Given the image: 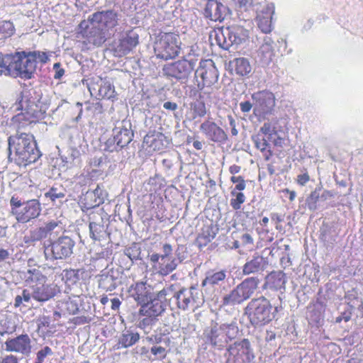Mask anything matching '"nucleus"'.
Returning a JSON list of instances; mask_svg holds the SVG:
<instances>
[{"label":"nucleus","instance_id":"obj_1","mask_svg":"<svg viewBox=\"0 0 363 363\" xmlns=\"http://www.w3.org/2000/svg\"><path fill=\"white\" fill-rule=\"evenodd\" d=\"M50 57V53L39 50L0 53V76L30 79L34 77L38 63L46 64Z\"/></svg>","mask_w":363,"mask_h":363},{"label":"nucleus","instance_id":"obj_2","mask_svg":"<svg viewBox=\"0 0 363 363\" xmlns=\"http://www.w3.org/2000/svg\"><path fill=\"white\" fill-rule=\"evenodd\" d=\"M50 104L49 96L43 95L40 89H24L11 106L15 111H21L13 120L19 123V127L35 123L43 117Z\"/></svg>","mask_w":363,"mask_h":363},{"label":"nucleus","instance_id":"obj_3","mask_svg":"<svg viewBox=\"0 0 363 363\" xmlns=\"http://www.w3.org/2000/svg\"><path fill=\"white\" fill-rule=\"evenodd\" d=\"M9 158L15 152V161L19 165L26 166L35 162L40 157V152L37 147L33 135L26 133H17L8 138Z\"/></svg>","mask_w":363,"mask_h":363},{"label":"nucleus","instance_id":"obj_4","mask_svg":"<svg viewBox=\"0 0 363 363\" xmlns=\"http://www.w3.org/2000/svg\"><path fill=\"white\" fill-rule=\"evenodd\" d=\"M272 306L269 301L264 296L252 298L245 308V314L250 323L255 327L264 325L272 321L278 311V307L272 312Z\"/></svg>","mask_w":363,"mask_h":363},{"label":"nucleus","instance_id":"obj_5","mask_svg":"<svg viewBox=\"0 0 363 363\" xmlns=\"http://www.w3.org/2000/svg\"><path fill=\"white\" fill-rule=\"evenodd\" d=\"M249 38V31L240 25L222 27L215 31V39L218 46L224 50L237 48Z\"/></svg>","mask_w":363,"mask_h":363},{"label":"nucleus","instance_id":"obj_6","mask_svg":"<svg viewBox=\"0 0 363 363\" xmlns=\"http://www.w3.org/2000/svg\"><path fill=\"white\" fill-rule=\"evenodd\" d=\"M259 284V280L257 277L246 278L223 296L222 306H234L243 303L253 296Z\"/></svg>","mask_w":363,"mask_h":363},{"label":"nucleus","instance_id":"obj_7","mask_svg":"<svg viewBox=\"0 0 363 363\" xmlns=\"http://www.w3.org/2000/svg\"><path fill=\"white\" fill-rule=\"evenodd\" d=\"M134 133L130 120L124 119L117 122L113 129V138L105 143L104 150L108 152H118L133 140Z\"/></svg>","mask_w":363,"mask_h":363},{"label":"nucleus","instance_id":"obj_8","mask_svg":"<svg viewBox=\"0 0 363 363\" xmlns=\"http://www.w3.org/2000/svg\"><path fill=\"white\" fill-rule=\"evenodd\" d=\"M75 241L69 236L62 235L49 244L44 245V255L46 260L55 261L66 259L72 256Z\"/></svg>","mask_w":363,"mask_h":363},{"label":"nucleus","instance_id":"obj_9","mask_svg":"<svg viewBox=\"0 0 363 363\" xmlns=\"http://www.w3.org/2000/svg\"><path fill=\"white\" fill-rule=\"evenodd\" d=\"M180 38L174 33H161L155 43L154 51L157 58L164 60L178 56L180 51Z\"/></svg>","mask_w":363,"mask_h":363},{"label":"nucleus","instance_id":"obj_10","mask_svg":"<svg viewBox=\"0 0 363 363\" xmlns=\"http://www.w3.org/2000/svg\"><path fill=\"white\" fill-rule=\"evenodd\" d=\"M196 67L194 55H184L182 59L166 65L163 71L166 76L185 82Z\"/></svg>","mask_w":363,"mask_h":363},{"label":"nucleus","instance_id":"obj_11","mask_svg":"<svg viewBox=\"0 0 363 363\" xmlns=\"http://www.w3.org/2000/svg\"><path fill=\"white\" fill-rule=\"evenodd\" d=\"M195 69V78L198 82L197 86L203 89L204 86H211L218 82L219 74L212 60H203L199 62Z\"/></svg>","mask_w":363,"mask_h":363},{"label":"nucleus","instance_id":"obj_12","mask_svg":"<svg viewBox=\"0 0 363 363\" xmlns=\"http://www.w3.org/2000/svg\"><path fill=\"white\" fill-rule=\"evenodd\" d=\"M199 295V290L194 286L182 287L177 289L174 298L177 307L181 310L186 311L191 308H195L199 306L201 303Z\"/></svg>","mask_w":363,"mask_h":363},{"label":"nucleus","instance_id":"obj_13","mask_svg":"<svg viewBox=\"0 0 363 363\" xmlns=\"http://www.w3.org/2000/svg\"><path fill=\"white\" fill-rule=\"evenodd\" d=\"M40 212V203L37 199H32L23 203L21 209L13 208L12 214L19 223H26L38 218Z\"/></svg>","mask_w":363,"mask_h":363},{"label":"nucleus","instance_id":"obj_14","mask_svg":"<svg viewBox=\"0 0 363 363\" xmlns=\"http://www.w3.org/2000/svg\"><path fill=\"white\" fill-rule=\"evenodd\" d=\"M138 44V35L130 31L121 36L113 45L112 52L115 57H123L129 53Z\"/></svg>","mask_w":363,"mask_h":363},{"label":"nucleus","instance_id":"obj_15","mask_svg":"<svg viewBox=\"0 0 363 363\" xmlns=\"http://www.w3.org/2000/svg\"><path fill=\"white\" fill-rule=\"evenodd\" d=\"M203 16L212 21H223L231 16V11L222 3L216 0H208L206 4Z\"/></svg>","mask_w":363,"mask_h":363},{"label":"nucleus","instance_id":"obj_16","mask_svg":"<svg viewBox=\"0 0 363 363\" xmlns=\"http://www.w3.org/2000/svg\"><path fill=\"white\" fill-rule=\"evenodd\" d=\"M254 110L262 114H267L272 111L275 106V98L273 93L268 91H262L252 95Z\"/></svg>","mask_w":363,"mask_h":363},{"label":"nucleus","instance_id":"obj_17","mask_svg":"<svg viewBox=\"0 0 363 363\" xmlns=\"http://www.w3.org/2000/svg\"><path fill=\"white\" fill-rule=\"evenodd\" d=\"M89 20L91 24L100 26L108 30L118 25V13L112 9L97 11L90 16Z\"/></svg>","mask_w":363,"mask_h":363},{"label":"nucleus","instance_id":"obj_18","mask_svg":"<svg viewBox=\"0 0 363 363\" xmlns=\"http://www.w3.org/2000/svg\"><path fill=\"white\" fill-rule=\"evenodd\" d=\"M203 335L206 340L218 350L223 349L228 344L224 332L221 330L220 325L216 323H212L211 326L205 330Z\"/></svg>","mask_w":363,"mask_h":363},{"label":"nucleus","instance_id":"obj_19","mask_svg":"<svg viewBox=\"0 0 363 363\" xmlns=\"http://www.w3.org/2000/svg\"><path fill=\"white\" fill-rule=\"evenodd\" d=\"M6 350L23 355H28L31 352V342L29 336L22 334L16 337L8 339L5 342Z\"/></svg>","mask_w":363,"mask_h":363},{"label":"nucleus","instance_id":"obj_20","mask_svg":"<svg viewBox=\"0 0 363 363\" xmlns=\"http://www.w3.org/2000/svg\"><path fill=\"white\" fill-rule=\"evenodd\" d=\"M230 355L243 357L242 361L251 362L255 359L253 350L247 339L236 341L227 349Z\"/></svg>","mask_w":363,"mask_h":363},{"label":"nucleus","instance_id":"obj_21","mask_svg":"<svg viewBox=\"0 0 363 363\" xmlns=\"http://www.w3.org/2000/svg\"><path fill=\"white\" fill-rule=\"evenodd\" d=\"M121 272L118 269L103 271L99 275V286L106 291H111L121 283Z\"/></svg>","mask_w":363,"mask_h":363},{"label":"nucleus","instance_id":"obj_22","mask_svg":"<svg viewBox=\"0 0 363 363\" xmlns=\"http://www.w3.org/2000/svg\"><path fill=\"white\" fill-rule=\"evenodd\" d=\"M152 286L146 282L140 281L131 286V296L140 306L155 296Z\"/></svg>","mask_w":363,"mask_h":363},{"label":"nucleus","instance_id":"obj_23","mask_svg":"<svg viewBox=\"0 0 363 363\" xmlns=\"http://www.w3.org/2000/svg\"><path fill=\"white\" fill-rule=\"evenodd\" d=\"M89 90L91 95L98 99H113L116 97L114 86L108 82H104L101 79H99L96 84H91L89 86Z\"/></svg>","mask_w":363,"mask_h":363},{"label":"nucleus","instance_id":"obj_24","mask_svg":"<svg viewBox=\"0 0 363 363\" xmlns=\"http://www.w3.org/2000/svg\"><path fill=\"white\" fill-rule=\"evenodd\" d=\"M268 266L267 258L262 255L255 254L252 257L248 258L242 266V274L244 275L259 274L263 272Z\"/></svg>","mask_w":363,"mask_h":363},{"label":"nucleus","instance_id":"obj_25","mask_svg":"<svg viewBox=\"0 0 363 363\" xmlns=\"http://www.w3.org/2000/svg\"><path fill=\"white\" fill-rule=\"evenodd\" d=\"M200 130L206 137L214 143H223L228 137L225 131L212 121H205L200 125Z\"/></svg>","mask_w":363,"mask_h":363},{"label":"nucleus","instance_id":"obj_26","mask_svg":"<svg viewBox=\"0 0 363 363\" xmlns=\"http://www.w3.org/2000/svg\"><path fill=\"white\" fill-rule=\"evenodd\" d=\"M227 272L225 270H220L216 272L214 270L208 271L206 273L204 279L201 283V286L205 293L211 291L216 286L222 285L226 279Z\"/></svg>","mask_w":363,"mask_h":363},{"label":"nucleus","instance_id":"obj_27","mask_svg":"<svg viewBox=\"0 0 363 363\" xmlns=\"http://www.w3.org/2000/svg\"><path fill=\"white\" fill-rule=\"evenodd\" d=\"M273 13V7L269 5L264 6L261 11L257 12L256 22L258 28L262 33H269L272 31Z\"/></svg>","mask_w":363,"mask_h":363},{"label":"nucleus","instance_id":"obj_28","mask_svg":"<svg viewBox=\"0 0 363 363\" xmlns=\"http://www.w3.org/2000/svg\"><path fill=\"white\" fill-rule=\"evenodd\" d=\"M164 311V306L160 300L154 296L151 301H147L140 306L139 314L149 318H156Z\"/></svg>","mask_w":363,"mask_h":363},{"label":"nucleus","instance_id":"obj_29","mask_svg":"<svg viewBox=\"0 0 363 363\" xmlns=\"http://www.w3.org/2000/svg\"><path fill=\"white\" fill-rule=\"evenodd\" d=\"M89 236L94 241H106L109 239V233L107 232V226L104 224V219L100 218L99 220L90 221L89 224Z\"/></svg>","mask_w":363,"mask_h":363},{"label":"nucleus","instance_id":"obj_30","mask_svg":"<svg viewBox=\"0 0 363 363\" xmlns=\"http://www.w3.org/2000/svg\"><path fill=\"white\" fill-rule=\"evenodd\" d=\"M274 55V42L269 36H264L258 50V56L262 62L268 65Z\"/></svg>","mask_w":363,"mask_h":363},{"label":"nucleus","instance_id":"obj_31","mask_svg":"<svg viewBox=\"0 0 363 363\" xmlns=\"http://www.w3.org/2000/svg\"><path fill=\"white\" fill-rule=\"evenodd\" d=\"M108 30L100 26L91 24L86 35L89 43L101 46L107 39Z\"/></svg>","mask_w":363,"mask_h":363},{"label":"nucleus","instance_id":"obj_32","mask_svg":"<svg viewBox=\"0 0 363 363\" xmlns=\"http://www.w3.org/2000/svg\"><path fill=\"white\" fill-rule=\"evenodd\" d=\"M144 143L152 147L154 150H163L169 144L167 137L161 133H157L153 135H147L144 138Z\"/></svg>","mask_w":363,"mask_h":363},{"label":"nucleus","instance_id":"obj_33","mask_svg":"<svg viewBox=\"0 0 363 363\" xmlns=\"http://www.w3.org/2000/svg\"><path fill=\"white\" fill-rule=\"evenodd\" d=\"M140 340V335L130 329L123 331L118 339V349L128 348L135 345Z\"/></svg>","mask_w":363,"mask_h":363},{"label":"nucleus","instance_id":"obj_34","mask_svg":"<svg viewBox=\"0 0 363 363\" xmlns=\"http://www.w3.org/2000/svg\"><path fill=\"white\" fill-rule=\"evenodd\" d=\"M101 195V190L99 187L92 191H87L84 199L86 202L83 207L87 210L98 207L104 203V198Z\"/></svg>","mask_w":363,"mask_h":363},{"label":"nucleus","instance_id":"obj_35","mask_svg":"<svg viewBox=\"0 0 363 363\" xmlns=\"http://www.w3.org/2000/svg\"><path fill=\"white\" fill-rule=\"evenodd\" d=\"M230 65L239 76H247L252 70L249 60L245 57L235 58L230 62Z\"/></svg>","mask_w":363,"mask_h":363},{"label":"nucleus","instance_id":"obj_36","mask_svg":"<svg viewBox=\"0 0 363 363\" xmlns=\"http://www.w3.org/2000/svg\"><path fill=\"white\" fill-rule=\"evenodd\" d=\"M54 295L53 289L50 286L42 284L41 286L34 289L32 296L38 301H45L53 297Z\"/></svg>","mask_w":363,"mask_h":363},{"label":"nucleus","instance_id":"obj_37","mask_svg":"<svg viewBox=\"0 0 363 363\" xmlns=\"http://www.w3.org/2000/svg\"><path fill=\"white\" fill-rule=\"evenodd\" d=\"M23 279L28 284H44L46 281V277L44 276L38 269H29L23 273Z\"/></svg>","mask_w":363,"mask_h":363},{"label":"nucleus","instance_id":"obj_38","mask_svg":"<svg viewBox=\"0 0 363 363\" xmlns=\"http://www.w3.org/2000/svg\"><path fill=\"white\" fill-rule=\"evenodd\" d=\"M179 264V262L174 257H168L159 262L157 272L162 276H167L175 270Z\"/></svg>","mask_w":363,"mask_h":363},{"label":"nucleus","instance_id":"obj_39","mask_svg":"<svg viewBox=\"0 0 363 363\" xmlns=\"http://www.w3.org/2000/svg\"><path fill=\"white\" fill-rule=\"evenodd\" d=\"M66 190L62 186H52L45 194L46 198H49L54 203L57 201L62 203V200L65 199Z\"/></svg>","mask_w":363,"mask_h":363},{"label":"nucleus","instance_id":"obj_40","mask_svg":"<svg viewBox=\"0 0 363 363\" xmlns=\"http://www.w3.org/2000/svg\"><path fill=\"white\" fill-rule=\"evenodd\" d=\"M221 330L224 332L228 342L235 339L239 334V329L237 323L232 321L230 323H223L220 325Z\"/></svg>","mask_w":363,"mask_h":363},{"label":"nucleus","instance_id":"obj_41","mask_svg":"<svg viewBox=\"0 0 363 363\" xmlns=\"http://www.w3.org/2000/svg\"><path fill=\"white\" fill-rule=\"evenodd\" d=\"M216 235V233L213 230V228L207 227L199 235L196 242L200 247L205 246L215 238Z\"/></svg>","mask_w":363,"mask_h":363},{"label":"nucleus","instance_id":"obj_42","mask_svg":"<svg viewBox=\"0 0 363 363\" xmlns=\"http://www.w3.org/2000/svg\"><path fill=\"white\" fill-rule=\"evenodd\" d=\"M177 286L174 284H171L169 286L164 288L162 290L160 291L155 297L162 301H167L168 298H175V294L177 291Z\"/></svg>","mask_w":363,"mask_h":363},{"label":"nucleus","instance_id":"obj_43","mask_svg":"<svg viewBox=\"0 0 363 363\" xmlns=\"http://www.w3.org/2000/svg\"><path fill=\"white\" fill-rule=\"evenodd\" d=\"M14 26L10 21H3L0 23V38H6L11 37L14 33Z\"/></svg>","mask_w":363,"mask_h":363},{"label":"nucleus","instance_id":"obj_44","mask_svg":"<svg viewBox=\"0 0 363 363\" xmlns=\"http://www.w3.org/2000/svg\"><path fill=\"white\" fill-rule=\"evenodd\" d=\"M231 195L235 196L234 199L230 200V206L234 210H239L241 208V205L245 201V196L242 192H237L235 190L231 191Z\"/></svg>","mask_w":363,"mask_h":363},{"label":"nucleus","instance_id":"obj_45","mask_svg":"<svg viewBox=\"0 0 363 363\" xmlns=\"http://www.w3.org/2000/svg\"><path fill=\"white\" fill-rule=\"evenodd\" d=\"M124 252L133 261L140 259L141 250L138 244L133 243L131 246L127 247Z\"/></svg>","mask_w":363,"mask_h":363},{"label":"nucleus","instance_id":"obj_46","mask_svg":"<svg viewBox=\"0 0 363 363\" xmlns=\"http://www.w3.org/2000/svg\"><path fill=\"white\" fill-rule=\"evenodd\" d=\"M320 199V189H315L306 199V203L311 210L316 208V203Z\"/></svg>","mask_w":363,"mask_h":363},{"label":"nucleus","instance_id":"obj_47","mask_svg":"<svg viewBox=\"0 0 363 363\" xmlns=\"http://www.w3.org/2000/svg\"><path fill=\"white\" fill-rule=\"evenodd\" d=\"M47 233H45L44 228L43 227H40L34 230L30 231V240L31 241H39L43 238L47 237Z\"/></svg>","mask_w":363,"mask_h":363},{"label":"nucleus","instance_id":"obj_48","mask_svg":"<svg viewBox=\"0 0 363 363\" xmlns=\"http://www.w3.org/2000/svg\"><path fill=\"white\" fill-rule=\"evenodd\" d=\"M274 278V286L276 289H281L285 287L286 278L282 272H279L277 274L272 276Z\"/></svg>","mask_w":363,"mask_h":363},{"label":"nucleus","instance_id":"obj_49","mask_svg":"<svg viewBox=\"0 0 363 363\" xmlns=\"http://www.w3.org/2000/svg\"><path fill=\"white\" fill-rule=\"evenodd\" d=\"M252 140L255 147L262 152L264 151L269 146V143L266 138H259V136H255L252 138Z\"/></svg>","mask_w":363,"mask_h":363},{"label":"nucleus","instance_id":"obj_50","mask_svg":"<svg viewBox=\"0 0 363 363\" xmlns=\"http://www.w3.org/2000/svg\"><path fill=\"white\" fill-rule=\"evenodd\" d=\"M151 353L155 356H159L160 358H164L166 357L165 347L162 346H152L151 347Z\"/></svg>","mask_w":363,"mask_h":363},{"label":"nucleus","instance_id":"obj_51","mask_svg":"<svg viewBox=\"0 0 363 363\" xmlns=\"http://www.w3.org/2000/svg\"><path fill=\"white\" fill-rule=\"evenodd\" d=\"M52 354L51 348L45 346L37 352V358L44 360L47 356L52 355Z\"/></svg>","mask_w":363,"mask_h":363},{"label":"nucleus","instance_id":"obj_52","mask_svg":"<svg viewBox=\"0 0 363 363\" xmlns=\"http://www.w3.org/2000/svg\"><path fill=\"white\" fill-rule=\"evenodd\" d=\"M260 131L264 135H269V137H275L276 132L272 128L270 123H264L260 128Z\"/></svg>","mask_w":363,"mask_h":363},{"label":"nucleus","instance_id":"obj_53","mask_svg":"<svg viewBox=\"0 0 363 363\" xmlns=\"http://www.w3.org/2000/svg\"><path fill=\"white\" fill-rule=\"evenodd\" d=\"M284 215L279 214V213H272L271 214V219H272V221L275 222V223H276V228L277 230H282V228L279 225V223L284 221Z\"/></svg>","mask_w":363,"mask_h":363},{"label":"nucleus","instance_id":"obj_54","mask_svg":"<svg viewBox=\"0 0 363 363\" xmlns=\"http://www.w3.org/2000/svg\"><path fill=\"white\" fill-rule=\"evenodd\" d=\"M172 247L170 244L165 243L162 246L163 254L161 255L162 260L167 259L168 257H171L170 255L172 253Z\"/></svg>","mask_w":363,"mask_h":363},{"label":"nucleus","instance_id":"obj_55","mask_svg":"<svg viewBox=\"0 0 363 363\" xmlns=\"http://www.w3.org/2000/svg\"><path fill=\"white\" fill-rule=\"evenodd\" d=\"M150 262L152 263V267L157 270L159 266V262H162V256L157 253H153L150 255Z\"/></svg>","mask_w":363,"mask_h":363},{"label":"nucleus","instance_id":"obj_56","mask_svg":"<svg viewBox=\"0 0 363 363\" xmlns=\"http://www.w3.org/2000/svg\"><path fill=\"white\" fill-rule=\"evenodd\" d=\"M0 363H18V359L15 355L9 354L1 357Z\"/></svg>","mask_w":363,"mask_h":363},{"label":"nucleus","instance_id":"obj_57","mask_svg":"<svg viewBox=\"0 0 363 363\" xmlns=\"http://www.w3.org/2000/svg\"><path fill=\"white\" fill-rule=\"evenodd\" d=\"M57 226L58 223L55 220H52L50 222L47 223L44 226H43V228H44L47 235H48Z\"/></svg>","mask_w":363,"mask_h":363},{"label":"nucleus","instance_id":"obj_58","mask_svg":"<svg viewBox=\"0 0 363 363\" xmlns=\"http://www.w3.org/2000/svg\"><path fill=\"white\" fill-rule=\"evenodd\" d=\"M252 106H254L249 101H242L240 104V108L242 112L248 113L252 109Z\"/></svg>","mask_w":363,"mask_h":363},{"label":"nucleus","instance_id":"obj_59","mask_svg":"<svg viewBox=\"0 0 363 363\" xmlns=\"http://www.w3.org/2000/svg\"><path fill=\"white\" fill-rule=\"evenodd\" d=\"M11 211L15 209H21L23 207V203L21 201L18 200V199L14 198L13 196L11 199L10 201Z\"/></svg>","mask_w":363,"mask_h":363},{"label":"nucleus","instance_id":"obj_60","mask_svg":"<svg viewBox=\"0 0 363 363\" xmlns=\"http://www.w3.org/2000/svg\"><path fill=\"white\" fill-rule=\"evenodd\" d=\"M151 340L156 344L164 342V344L167 347L169 345L170 340L168 337L163 338L161 335L160 336H155L154 340L152 337H151Z\"/></svg>","mask_w":363,"mask_h":363},{"label":"nucleus","instance_id":"obj_61","mask_svg":"<svg viewBox=\"0 0 363 363\" xmlns=\"http://www.w3.org/2000/svg\"><path fill=\"white\" fill-rule=\"evenodd\" d=\"M185 55H194L195 58L196 59V65L199 63L201 60H202L199 53L196 52V49L194 46L190 47L188 50V52Z\"/></svg>","mask_w":363,"mask_h":363},{"label":"nucleus","instance_id":"obj_62","mask_svg":"<svg viewBox=\"0 0 363 363\" xmlns=\"http://www.w3.org/2000/svg\"><path fill=\"white\" fill-rule=\"evenodd\" d=\"M241 242L243 245H247L253 243V239L249 233H244L240 237Z\"/></svg>","mask_w":363,"mask_h":363},{"label":"nucleus","instance_id":"obj_63","mask_svg":"<svg viewBox=\"0 0 363 363\" xmlns=\"http://www.w3.org/2000/svg\"><path fill=\"white\" fill-rule=\"evenodd\" d=\"M309 181V175L307 173H304L298 176L297 182L298 183L303 186Z\"/></svg>","mask_w":363,"mask_h":363},{"label":"nucleus","instance_id":"obj_64","mask_svg":"<svg viewBox=\"0 0 363 363\" xmlns=\"http://www.w3.org/2000/svg\"><path fill=\"white\" fill-rule=\"evenodd\" d=\"M163 108L166 110L176 111L178 108L177 104L172 101H166L163 104Z\"/></svg>","mask_w":363,"mask_h":363}]
</instances>
